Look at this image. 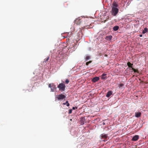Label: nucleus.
<instances>
[{"label": "nucleus", "instance_id": "nucleus-17", "mask_svg": "<svg viewBox=\"0 0 148 148\" xmlns=\"http://www.w3.org/2000/svg\"><path fill=\"white\" fill-rule=\"evenodd\" d=\"M112 38V36L110 35L108 36H107L106 37V39L107 40H111Z\"/></svg>", "mask_w": 148, "mask_h": 148}, {"label": "nucleus", "instance_id": "nucleus-2", "mask_svg": "<svg viewBox=\"0 0 148 148\" xmlns=\"http://www.w3.org/2000/svg\"><path fill=\"white\" fill-rule=\"evenodd\" d=\"M119 9L117 8H112L111 11L112 15L113 16H116L119 12Z\"/></svg>", "mask_w": 148, "mask_h": 148}, {"label": "nucleus", "instance_id": "nucleus-4", "mask_svg": "<svg viewBox=\"0 0 148 148\" xmlns=\"http://www.w3.org/2000/svg\"><path fill=\"white\" fill-rule=\"evenodd\" d=\"M56 98L58 100H61L63 99L66 97L65 96L62 94L56 95Z\"/></svg>", "mask_w": 148, "mask_h": 148}, {"label": "nucleus", "instance_id": "nucleus-16", "mask_svg": "<svg viewBox=\"0 0 148 148\" xmlns=\"http://www.w3.org/2000/svg\"><path fill=\"white\" fill-rule=\"evenodd\" d=\"M90 58V56H86L85 58V61H86L88 60H89Z\"/></svg>", "mask_w": 148, "mask_h": 148}, {"label": "nucleus", "instance_id": "nucleus-25", "mask_svg": "<svg viewBox=\"0 0 148 148\" xmlns=\"http://www.w3.org/2000/svg\"><path fill=\"white\" fill-rule=\"evenodd\" d=\"M72 112V109H70L69 110V114H71Z\"/></svg>", "mask_w": 148, "mask_h": 148}, {"label": "nucleus", "instance_id": "nucleus-20", "mask_svg": "<svg viewBox=\"0 0 148 148\" xmlns=\"http://www.w3.org/2000/svg\"><path fill=\"white\" fill-rule=\"evenodd\" d=\"M49 57H48L46 59H45L44 60V62L46 63L49 60Z\"/></svg>", "mask_w": 148, "mask_h": 148}, {"label": "nucleus", "instance_id": "nucleus-18", "mask_svg": "<svg viewBox=\"0 0 148 148\" xmlns=\"http://www.w3.org/2000/svg\"><path fill=\"white\" fill-rule=\"evenodd\" d=\"M106 75V74L105 73H103L101 76V78L102 79H104L105 78L104 77Z\"/></svg>", "mask_w": 148, "mask_h": 148}, {"label": "nucleus", "instance_id": "nucleus-26", "mask_svg": "<svg viewBox=\"0 0 148 148\" xmlns=\"http://www.w3.org/2000/svg\"><path fill=\"white\" fill-rule=\"evenodd\" d=\"M77 109V107H73L72 108L73 110H75Z\"/></svg>", "mask_w": 148, "mask_h": 148}, {"label": "nucleus", "instance_id": "nucleus-12", "mask_svg": "<svg viewBox=\"0 0 148 148\" xmlns=\"http://www.w3.org/2000/svg\"><path fill=\"white\" fill-rule=\"evenodd\" d=\"M118 6V5L116 3L114 2L112 4V8H117Z\"/></svg>", "mask_w": 148, "mask_h": 148}, {"label": "nucleus", "instance_id": "nucleus-27", "mask_svg": "<svg viewBox=\"0 0 148 148\" xmlns=\"http://www.w3.org/2000/svg\"><path fill=\"white\" fill-rule=\"evenodd\" d=\"M48 86H49V87L51 88L52 87V84L51 85V84H49V85Z\"/></svg>", "mask_w": 148, "mask_h": 148}, {"label": "nucleus", "instance_id": "nucleus-13", "mask_svg": "<svg viewBox=\"0 0 148 148\" xmlns=\"http://www.w3.org/2000/svg\"><path fill=\"white\" fill-rule=\"evenodd\" d=\"M127 65L129 67H130L132 69V66L133 65V64H131L130 62H128L127 63Z\"/></svg>", "mask_w": 148, "mask_h": 148}, {"label": "nucleus", "instance_id": "nucleus-15", "mask_svg": "<svg viewBox=\"0 0 148 148\" xmlns=\"http://www.w3.org/2000/svg\"><path fill=\"white\" fill-rule=\"evenodd\" d=\"M119 27L118 26H116L113 27V29L114 31H116L119 29Z\"/></svg>", "mask_w": 148, "mask_h": 148}, {"label": "nucleus", "instance_id": "nucleus-6", "mask_svg": "<svg viewBox=\"0 0 148 148\" xmlns=\"http://www.w3.org/2000/svg\"><path fill=\"white\" fill-rule=\"evenodd\" d=\"M82 20L79 18H77L75 21V22L77 25H79L81 23Z\"/></svg>", "mask_w": 148, "mask_h": 148}, {"label": "nucleus", "instance_id": "nucleus-22", "mask_svg": "<svg viewBox=\"0 0 148 148\" xmlns=\"http://www.w3.org/2000/svg\"><path fill=\"white\" fill-rule=\"evenodd\" d=\"M69 80L68 79H66V80H65V83L67 84H68V83H69Z\"/></svg>", "mask_w": 148, "mask_h": 148}, {"label": "nucleus", "instance_id": "nucleus-19", "mask_svg": "<svg viewBox=\"0 0 148 148\" xmlns=\"http://www.w3.org/2000/svg\"><path fill=\"white\" fill-rule=\"evenodd\" d=\"M132 70L134 72H137L138 73H139L137 69H135L133 68H132Z\"/></svg>", "mask_w": 148, "mask_h": 148}, {"label": "nucleus", "instance_id": "nucleus-14", "mask_svg": "<svg viewBox=\"0 0 148 148\" xmlns=\"http://www.w3.org/2000/svg\"><path fill=\"white\" fill-rule=\"evenodd\" d=\"M148 29L147 28H145L144 29V30H143L142 31V33L143 34H145L146 32H148Z\"/></svg>", "mask_w": 148, "mask_h": 148}, {"label": "nucleus", "instance_id": "nucleus-28", "mask_svg": "<svg viewBox=\"0 0 148 148\" xmlns=\"http://www.w3.org/2000/svg\"><path fill=\"white\" fill-rule=\"evenodd\" d=\"M70 105V104H69V102H68V103L67 104H66V106H69Z\"/></svg>", "mask_w": 148, "mask_h": 148}, {"label": "nucleus", "instance_id": "nucleus-23", "mask_svg": "<svg viewBox=\"0 0 148 148\" xmlns=\"http://www.w3.org/2000/svg\"><path fill=\"white\" fill-rule=\"evenodd\" d=\"M123 85H124V84H122V83H121V84H119V87H121L123 86Z\"/></svg>", "mask_w": 148, "mask_h": 148}, {"label": "nucleus", "instance_id": "nucleus-24", "mask_svg": "<svg viewBox=\"0 0 148 148\" xmlns=\"http://www.w3.org/2000/svg\"><path fill=\"white\" fill-rule=\"evenodd\" d=\"M68 101H66L65 103H63V104L64 105H65L66 104H67L68 103Z\"/></svg>", "mask_w": 148, "mask_h": 148}, {"label": "nucleus", "instance_id": "nucleus-7", "mask_svg": "<svg viewBox=\"0 0 148 148\" xmlns=\"http://www.w3.org/2000/svg\"><path fill=\"white\" fill-rule=\"evenodd\" d=\"M139 138L138 135H135L132 138V140L133 141H136L138 140Z\"/></svg>", "mask_w": 148, "mask_h": 148}, {"label": "nucleus", "instance_id": "nucleus-9", "mask_svg": "<svg viewBox=\"0 0 148 148\" xmlns=\"http://www.w3.org/2000/svg\"><path fill=\"white\" fill-rule=\"evenodd\" d=\"M51 91L54 92L56 89V86L53 84H52V87L51 88Z\"/></svg>", "mask_w": 148, "mask_h": 148}, {"label": "nucleus", "instance_id": "nucleus-1", "mask_svg": "<svg viewBox=\"0 0 148 148\" xmlns=\"http://www.w3.org/2000/svg\"><path fill=\"white\" fill-rule=\"evenodd\" d=\"M58 56L60 58L59 61L61 63V65H62L64 61L63 60H61L65 58L66 57V54L63 53L62 52H61L58 54Z\"/></svg>", "mask_w": 148, "mask_h": 148}, {"label": "nucleus", "instance_id": "nucleus-29", "mask_svg": "<svg viewBox=\"0 0 148 148\" xmlns=\"http://www.w3.org/2000/svg\"><path fill=\"white\" fill-rule=\"evenodd\" d=\"M142 35H140V37H141L142 36Z\"/></svg>", "mask_w": 148, "mask_h": 148}, {"label": "nucleus", "instance_id": "nucleus-8", "mask_svg": "<svg viewBox=\"0 0 148 148\" xmlns=\"http://www.w3.org/2000/svg\"><path fill=\"white\" fill-rule=\"evenodd\" d=\"M112 93V92L111 90L109 91L107 93L106 97H109Z\"/></svg>", "mask_w": 148, "mask_h": 148}, {"label": "nucleus", "instance_id": "nucleus-5", "mask_svg": "<svg viewBox=\"0 0 148 148\" xmlns=\"http://www.w3.org/2000/svg\"><path fill=\"white\" fill-rule=\"evenodd\" d=\"M99 79V77H95L93 78L92 80V81L93 82H95L98 81Z\"/></svg>", "mask_w": 148, "mask_h": 148}, {"label": "nucleus", "instance_id": "nucleus-11", "mask_svg": "<svg viewBox=\"0 0 148 148\" xmlns=\"http://www.w3.org/2000/svg\"><path fill=\"white\" fill-rule=\"evenodd\" d=\"M141 113L139 112H135V116L137 118L140 117L141 115Z\"/></svg>", "mask_w": 148, "mask_h": 148}, {"label": "nucleus", "instance_id": "nucleus-21", "mask_svg": "<svg viewBox=\"0 0 148 148\" xmlns=\"http://www.w3.org/2000/svg\"><path fill=\"white\" fill-rule=\"evenodd\" d=\"M92 62V61H89L86 62V65L87 66H88V65L89 64L91 63Z\"/></svg>", "mask_w": 148, "mask_h": 148}, {"label": "nucleus", "instance_id": "nucleus-10", "mask_svg": "<svg viewBox=\"0 0 148 148\" xmlns=\"http://www.w3.org/2000/svg\"><path fill=\"white\" fill-rule=\"evenodd\" d=\"M101 138L106 139L108 137L107 135L106 134H102L101 135Z\"/></svg>", "mask_w": 148, "mask_h": 148}, {"label": "nucleus", "instance_id": "nucleus-3", "mask_svg": "<svg viewBox=\"0 0 148 148\" xmlns=\"http://www.w3.org/2000/svg\"><path fill=\"white\" fill-rule=\"evenodd\" d=\"M58 87L59 88V90L62 92L64 91L66 86L64 84L61 83L59 84Z\"/></svg>", "mask_w": 148, "mask_h": 148}]
</instances>
